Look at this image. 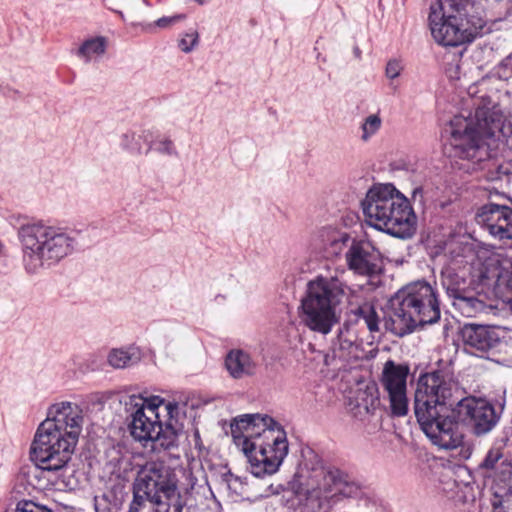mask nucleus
Masks as SVG:
<instances>
[{"instance_id":"nucleus-7","label":"nucleus","mask_w":512,"mask_h":512,"mask_svg":"<svg viewBox=\"0 0 512 512\" xmlns=\"http://www.w3.org/2000/svg\"><path fill=\"white\" fill-rule=\"evenodd\" d=\"M367 223L377 230L406 239L416 231L417 217L408 198L393 184L373 185L362 201Z\"/></svg>"},{"instance_id":"nucleus-20","label":"nucleus","mask_w":512,"mask_h":512,"mask_svg":"<svg viewBox=\"0 0 512 512\" xmlns=\"http://www.w3.org/2000/svg\"><path fill=\"white\" fill-rule=\"evenodd\" d=\"M107 48V39L103 36L86 39L78 48L77 56L85 62L102 57Z\"/></svg>"},{"instance_id":"nucleus-26","label":"nucleus","mask_w":512,"mask_h":512,"mask_svg":"<svg viewBox=\"0 0 512 512\" xmlns=\"http://www.w3.org/2000/svg\"><path fill=\"white\" fill-rule=\"evenodd\" d=\"M142 136L136 134L135 132H126L122 134L120 138V144L123 149L129 151L133 154H141L142 153Z\"/></svg>"},{"instance_id":"nucleus-17","label":"nucleus","mask_w":512,"mask_h":512,"mask_svg":"<svg viewBox=\"0 0 512 512\" xmlns=\"http://www.w3.org/2000/svg\"><path fill=\"white\" fill-rule=\"evenodd\" d=\"M378 405L377 388L372 385L365 389L359 388L348 397L347 411L355 419L365 421L374 413Z\"/></svg>"},{"instance_id":"nucleus-35","label":"nucleus","mask_w":512,"mask_h":512,"mask_svg":"<svg viewBox=\"0 0 512 512\" xmlns=\"http://www.w3.org/2000/svg\"><path fill=\"white\" fill-rule=\"evenodd\" d=\"M411 199L416 202H420L422 203L423 202V189L422 187L418 186L416 188L413 189L412 193H411Z\"/></svg>"},{"instance_id":"nucleus-21","label":"nucleus","mask_w":512,"mask_h":512,"mask_svg":"<svg viewBox=\"0 0 512 512\" xmlns=\"http://www.w3.org/2000/svg\"><path fill=\"white\" fill-rule=\"evenodd\" d=\"M492 359L512 365V330L501 327Z\"/></svg>"},{"instance_id":"nucleus-32","label":"nucleus","mask_w":512,"mask_h":512,"mask_svg":"<svg viewBox=\"0 0 512 512\" xmlns=\"http://www.w3.org/2000/svg\"><path fill=\"white\" fill-rule=\"evenodd\" d=\"M494 471L499 481L507 483L512 477V464L508 459H503Z\"/></svg>"},{"instance_id":"nucleus-1","label":"nucleus","mask_w":512,"mask_h":512,"mask_svg":"<svg viewBox=\"0 0 512 512\" xmlns=\"http://www.w3.org/2000/svg\"><path fill=\"white\" fill-rule=\"evenodd\" d=\"M453 387L442 372H431L420 377L414 399L415 415L423 432L434 445L446 450L463 442V434L451 417L453 412L476 436L489 433L500 418L494 406L481 398L466 397L453 408Z\"/></svg>"},{"instance_id":"nucleus-25","label":"nucleus","mask_w":512,"mask_h":512,"mask_svg":"<svg viewBox=\"0 0 512 512\" xmlns=\"http://www.w3.org/2000/svg\"><path fill=\"white\" fill-rule=\"evenodd\" d=\"M159 411L161 412V420L165 421L166 428H172V422L177 421L179 417V404L177 402L165 401L162 398V404H160Z\"/></svg>"},{"instance_id":"nucleus-4","label":"nucleus","mask_w":512,"mask_h":512,"mask_svg":"<svg viewBox=\"0 0 512 512\" xmlns=\"http://www.w3.org/2000/svg\"><path fill=\"white\" fill-rule=\"evenodd\" d=\"M234 444L243 452L256 477L276 473L289 452L287 434L268 415L255 413L235 417L230 425Z\"/></svg>"},{"instance_id":"nucleus-38","label":"nucleus","mask_w":512,"mask_h":512,"mask_svg":"<svg viewBox=\"0 0 512 512\" xmlns=\"http://www.w3.org/2000/svg\"><path fill=\"white\" fill-rule=\"evenodd\" d=\"M186 475H187V476L190 478V480H191V481H190V483H189L190 487H193V486H194V481H193V479H192V477H191V474H190V473H186Z\"/></svg>"},{"instance_id":"nucleus-28","label":"nucleus","mask_w":512,"mask_h":512,"mask_svg":"<svg viewBox=\"0 0 512 512\" xmlns=\"http://www.w3.org/2000/svg\"><path fill=\"white\" fill-rule=\"evenodd\" d=\"M199 43V34L195 29H190L184 33L179 41L178 46L184 53H190Z\"/></svg>"},{"instance_id":"nucleus-13","label":"nucleus","mask_w":512,"mask_h":512,"mask_svg":"<svg viewBox=\"0 0 512 512\" xmlns=\"http://www.w3.org/2000/svg\"><path fill=\"white\" fill-rule=\"evenodd\" d=\"M345 262L354 274L369 278L383 270L381 252L368 239H353L345 252Z\"/></svg>"},{"instance_id":"nucleus-24","label":"nucleus","mask_w":512,"mask_h":512,"mask_svg":"<svg viewBox=\"0 0 512 512\" xmlns=\"http://www.w3.org/2000/svg\"><path fill=\"white\" fill-rule=\"evenodd\" d=\"M382 127V118L379 114H370L365 117L360 125L361 140L368 142L374 137Z\"/></svg>"},{"instance_id":"nucleus-16","label":"nucleus","mask_w":512,"mask_h":512,"mask_svg":"<svg viewBox=\"0 0 512 512\" xmlns=\"http://www.w3.org/2000/svg\"><path fill=\"white\" fill-rule=\"evenodd\" d=\"M474 287L461 297L453 300L452 305L465 317H478L481 315H496L497 307L493 302H486L483 287Z\"/></svg>"},{"instance_id":"nucleus-30","label":"nucleus","mask_w":512,"mask_h":512,"mask_svg":"<svg viewBox=\"0 0 512 512\" xmlns=\"http://www.w3.org/2000/svg\"><path fill=\"white\" fill-rule=\"evenodd\" d=\"M404 70V63L401 59L392 58L388 60L385 67V76L390 81H394L402 74Z\"/></svg>"},{"instance_id":"nucleus-6","label":"nucleus","mask_w":512,"mask_h":512,"mask_svg":"<svg viewBox=\"0 0 512 512\" xmlns=\"http://www.w3.org/2000/svg\"><path fill=\"white\" fill-rule=\"evenodd\" d=\"M187 490L169 466L148 462L138 472L128 512H182Z\"/></svg>"},{"instance_id":"nucleus-36","label":"nucleus","mask_w":512,"mask_h":512,"mask_svg":"<svg viewBox=\"0 0 512 512\" xmlns=\"http://www.w3.org/2000/svg\"><path fill=\"white\" fill-rule=\"evenodd\" d=\"M314 493H315V496L317 498H321L322 497V494H321L320 491L319 492L318 491H314ZM328 497H329L328 495H323V498H328Z\"/></svg>"},{"instance_id":"nucleus-12","label":"nucleus","mask_w":512,"mask_h":512,"mask_svg":"<svg viewBox=\"0 0 512 512\" xmlns=\"http://www.w3.org/2000/svg\"><path fill=\"white\" fill-rule=\"evenodd\" d=\"M409 367L389 360L384 364L380 384L387 395L391 414L403 417L408 413L407 377Z\"/></svg>"},{"instance_id":"nucleus-37","label":"nucleus","mask_w":512,"mask_h":512,"mask_svg":"<svg viewBox=\"0 0 512 512\" xmlns=\"http://www.w3.org/2000/svg\"><path fill=\"white\" fill-rule=\"evenodd\" d=\"M5 92V87L3 85V82L0 80V94H4Z\"/></svg>"},{"instance_id":"nucleus-29","label":"nucleus","mask_w":512,"mask_h":512,"mask_svg":"<svg viewBox=\"0 0 512 512\" xmlns=\"http://www.w3.org/2000/svg\"><path fill=\"white\" fill-rule=\"evenodd\" d=\"M505 459L502 453L501 446H493L487 453L484 461L481 464L482 468L494 470L499 463Z\"/></svg>"},{"instance_id":"nucleus-27","label":"nucleus","mask_w":512,"mask_h":512,"mask_svg":"<svg viewBox=\"0 0 512 512\" xmlns=\"http://www.w3.org/2000/svg\"><path fill=\"white\" fill-rule=\"evenodd\" d=\"M328 479H333L335 493H339L345 497H352L358 493L359 487L354 482L342 478L336 479L332 475H330Z\"/></svg>"},{"instance_id":"nucleus-33","label":"nucleus","mask_w":512,"mask_h":512,"mask_svg":"<svg viewBox=\"0 0 512 512\" xmlns=\"http://www.w3.org/2000/svg\"><path fill=\"white\" fill-rule=\"evenodd\" d=\"M14 512H53L45 505L37 504L33 501H21L17 504Z\"/></svg>"},{"instance_id":"nucleus-31","label":"nucleus","mask_w":512,"mask_h":512,"mask_svg":"<svg viewBox=\"0 0 512 512\" xmlns=\"http://www.w3.org/2000/svg\"><path fill=\"white\" fill-rule=\"evenodd\" d=\"M155 151L165 156H176L177 150L171 139L162 138L155 142Z\"/></svg>"},{"instance_id":"nucleus-11","label":"nucleus","mask_w":512,"mask_h":512,"mask_svg":"<svg viewBox=\"0 0 512 512\" xmlns=\"http://www.w3.org/2000/svg\"><path fill=\"white\" fill-rule=\"evenodd\" d=\"M160 396H132L130 405V432L133 438L140 442H154L156 447L170 449L177 444V433L174 429L162 428Z\"/></svg>"},{"instance_id":"nucleus-10","label":"nucleus","mask_w":512,"mask_h":512,"mask_svg":"<svg viewBox=\"0 0 512 512\" xmlns=\"http://www.w3.org/2000/svg\"><path fill=\"white\" fill-rule=\"evenodd\" d=\"M349 289L339 276H318L309 281L299 307L301 323L311 331L330 333L338 322L336 308Z\"/></svg>"},{"instance_id":"nucleus-5","label":"nucleus","mask_w":512,"mask_h":512,"mask_svg":"<svg viewBox=\"0 0 512 512\" xmlns=\"http://www.w3.org/2000/svg\"><path fill=\"white\" fill-rule=\"evenodd\" d=\"M22 265L30 275L40 274L73 253L76 240L66 229L41 221L27 223L17 232Z\"/></svg>"},{"instance_id":"nucleus-34","label":"nucleus","mask_w":512,"mask_h":512,"mask_svg":"<svg viewBox=\"0 0 512 512\" xmlns=\"http://www.w3.org/2000/svg\"><path fill=\"white\" fill-rule=\"evenodd\" d=\"M181 18H182V16H180V15L171 16V17H162L156 21V25L161 28H166V27H169V26L175 24L176 22H178Z\"/></svg>"},{"instance_id":"nucleus-23","label":"nucleus","mask_w":512,"mask_h":512,"mask_svg":"<svg viewBox=\"0 0 512 512\" xmlns=\"http://www.w3.org/2000/svg\"><path fill=\"white\" fill-rule=\"evenodd\" d=\"M318 236L325 246L341 249V246L349 240L347 233L336 230L333 227H323L319 230Z\"/></svg>"},{"instance_id":"nucleus-14","label":"nucleus","mask_w":512,"mask_h":512,"mask_svg":"<svg viewBox=\"0 0 512 512\" xmlns=\"http://www.w3.org/2000/svg\"><path fill=\"white\" fill-rule=\"evenodd\" d=\"M477 222L494 238L512 240V208L488 203L477 212Z\"/></svg>"},{"instance_id":"nucleus-19","label":"nucleus","mask_w":512,"mask_h":512,"mask_svg":"<svg viewBox=\"0 0 512 512\" xmlns=\"http://www.w3.org/2000/svg\"><path fill=\"white\" fill-rule=\"evenodd\" d=\"M142 358L141 350L136 346L112 349L108 356V363L116 369H123L138 363Z\"/></svg>"},{"instance_id":"nucleus-18","label":"nucleus","mask_w":512,"mask_h":512,"mask_svg":"<svg viewBox=\"0 0 512 512\" xmlns=\"http://www.w3.org/2000/svg\"><path fill=\"white\" fill-rule=\"evenodd\" d=\"M225 367L232 378L242 379L255 374L257 364L248 352L234 349L226 355Z\"/></svg>"},{"instance_id":"nucleus-3","label":"nucleus","mask_w":512,"mask_h":512,"mask_svg":"<svg viewBox=\"0 0 512 512\" xmlns=\"http://www.w3.org/2000/svg\"><path fill=\"white\" fill-rule=\"evenodd\" d=\"M84 424L81 406L60 401L49 406L34 435L31 459L43 471L63 470L71 459Z\"/></svg>"},{"instance_id":"nucleus-8","label":"nucleus","mask_w":512,"mask_h":512,"mask_svg":"<svg viewBox=\"0 0 512 512\" xmlns=\"http://www.w3.org/2000/svg\"><path fill=\"white\" fill-rule=\"evenodd\" d=\"M440 307L434 288L416 281L400 289L389 301L385 327L396 336H405L416 327L436 323Z\"/></svg>"},{"instance_id":"nucleus-15","label":"nucleus","mask_w":512,"mask_h":512,"mask_svg":"<svg viewBox=\"0 0 512 512\" xmlns=\"http://www.w3.org/2000/svg\"><path fill=\"white\" fill-rule=\"evenodd\" d=\"M501 327L465 324L461 330L462 340L471 353L492 359Z\"/></svg>"},{"instance_id":"nucleus-2","label":"nucleus","mask_w":512,"mask_h":512,"mask_svg":"<svg viewBox=\"0 0 512 512\" xmlns=\"http://www.w3.org/2000/svg\"><path fill=\"white\" fill-rule=\"evenodd\" d=\"M473 106V113L450 120V145L455 157L467 161V170H481L483 178L502 187L507 174L492 159L502 145L512 148V122L505 123L501 109L489 97L481 96Z\"/></svg>"},{"instance_id":"nucleus-9","label":"nucleus","mask_w":512,"mask_h":512,"mask_svg":"<svg viewBox=\"0 0 512 512\" xmlns=\"http://www.w3.org/2000/svg\"><path fill=\"white\" fill-rule=\"evenodd\" d=\"M474 0H435L428 16L434 40L444 46H458L473 41L483 33L486 22L471 14Z\"/></svg>"},{"instance_id":"nucleus-22","label":"nucleus","mask_w":512,"mask_h":512,"mask_svg":"<svg viewBox=\"0 0 512 512\" xmlns=\"http://www.w3.org/2000/svg\"><path fill=\"white\" fill-rule=\"evenodd\" d=\"M354 314L357 322L365 324L370 332L379 331L380 317L373 305L364 303L354 311Z\"/></svg>"},{"instance_id":"nucleus-39","label":"nucleus","mask_w":512,"mask_h":512,"mask_svg":"<svg viewBox=\"0 0 512 512\" xmlns=\"http://www.w3.org/2000/svg\"><path fill=\"white\" fill-rule=\"evenodd\" d=\"M117 14L120 15V17L124 20V14L121 11H116Z\"/></svg>"}]
</instances>
